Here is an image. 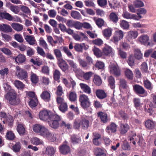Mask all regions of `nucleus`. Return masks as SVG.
I'll return each instance as SVG.
<instances>
[{"label": "nucleus", "mask_w": 156, "mask_h": 156, "mask_svg": "<svg viewBox=\"0 0 156 156\" xmlns=\"http://www.w3.org/2000/svg\"><path fill=\"white\" fill-rule=\"evenodd\" d=\"M0 30L5 33H9L11 32L12 30L9 25L2 24H0Z\"/></svg>", "instance_id": "16"}, {"label": "nucleus", "mask_w": 156, "mask_h": 156, "mask_svg": "<svg viewBox=\"0 0 156 156\" xmlns=\"http://www.w3.org/2000/svg\"><path fill=\"white\" fill-rule=\"evenodd\" d=\"M133 101L134 107L137 109H139L143 104L141 102L140 99L139 98H134Z\"/></svg>", "instance_id": "21"}, {"label": "nucleus", "mask_w": 156, "mask_h": 156, "mask_svg": "<svg viewBox=\"0 0 156 156\" xmlns=\"http://www.w3.org/2000/svg\"><path fill=\"white\" fill-rule=\"evenodd\" d=\"M60 126L62 127L68 129H71L70 124L69 123H66L63 121H61Z\"/></svg>", "instance_id": "64"}, {"label": "nucleus", "mask_w": 156, "mask_h": 156, "mask_svg": "<svg viewBox=\"0 0 156 156\" xmlns=\"http://www.w3.org/2000/svg\"><path fill=\"white\" fill-rule=\"evenodd\" d=\"M93 81L95 84L98 86H100L102 83L101 78L98 75H94Z\"/></svg>", "instance_id": "44"}, {"label": "nucleus", "mask_w": 156, "mask_h": 156, "mask_svg": "<svg viewBox=\"0 0 156 156\" xmlns=\"http://www.w3.org/2000/svg\"><path fill=\"white\" fill-rule=\"evenodd\" d=\"M56 136L55 134L52 133L49 131L45 138L51 142H54L56 140Z\"/></svg>", "instance_id": "26"}, {"label": "nucleus", "mask_w": 156, "mask_h": 156, "mask_svg": "<svg viewBox=\"0 0 156 156\" xmlns=\"http://www.w3.org/2000/svg\"><path fill=\"white\" fill-rule=\"evenodd\" d=\"M124 36L123 32L121 30L115 31L114 35L110 40V42H113L115 44H117L118 41L122 39Z\"/></svg>", "instance_id": "4"}, {"label": "nucleus", "mask_w": 156, "mask_h": 156, "mask_svg": "<svg viewBox=\"0 0 156 156\" xmlns=\"http://www.w3.org/2000/svg\"><path fill=\"white\" fill-rule=\"evenodd\" d=\"M92 51L94 55L97 58H99L102 56V53L101 50L95 46H94L93 48Z\"/></svg>", "instance_id": "37"}, {"label": "nucleus", "mask_w": 156, "mask_h": 156, "mask_svg": "<svg viewBox=\"0 0 156 156\" xmlns=\"http://www.w3.org/2000/svg\"><path fill=\"white\" fill-rule=\"evenodd\" d=\"M112 52V48L109 46H105L103 49V52L106 56L110 54Z\"/></svg>", "instance_id": "43"}, {"label": "nucleus", "mask_w": 156, "mask_h": 156, "mask_svg": "<svg viewBox=\"0 0 156 156\" xmlns=\"http://www.w3.org/2000/svg\"><path fill=\"white\" fill-rule=\"evenodd\" d=\"M110 21L114 23H116L118 21V17L117 15L115 12L111 13L109 15Z\"/></svg>", "instance_id": "23"}, {"label": "nucleus", "mask_w": 156, "mask_h": 156, "mask_svg": "<svg viewBox=\"0 0 156 156\" xmlns=\"http://www.w3.org/2000/svg\"><path fill=\"white\" fill-rule=\"evenodd\" d=\"M145 126L148 129H152L156 128V122L152 120L147 119L145 122Z\"/></svg>", "instance_id": "9"}, {"label": "nucleus", "mask_w": 156, "mask_h": 156, "mask_svg": "<svg viewBox=\"0 0 156 156\" xmlns=\"http://www.w3.org/2000/svg\"><path fill=\"white\" fill-rule=\"evenodd\" d=\"M140 69L143 73H147L148 72V66L147 63L143 62L140 66Z\"/></svg>", "instance_id": "61"}, {"label": "nucleus", "mask_w": 156, "mask_h": 156, "mask_svg": "<svg viewBox=\"0 0 156 156\" xmlns=\"http://www.w3.org/2000/svg\"><path fill=\"white\" fill-rule=\"evenodd\" d=\"M125 74L126 77L129 79H133V73L131 70L128 69H126L125 71Z\"/></svg>", "instance_id": "49"}, {"label": "nucleus", "mask_w": 156, "mask_h": 156, "mask_svg": "<svg viewBox=\"0 0 156 156\" xmlns=\"http://www.w3.org/2000/svg\"><path fill=\"white\" fill-rule=\"evenodd\" d=\"M98 116L100 117L101 122L104 123L107 122L108 119L106 113L100 112L98 113Z\"/></svg>", "instance_id": "17"}, {"label": "nucleus", "mask_w": 156, "mask_h": 156, "mask_svg": "<svg viewBox=\"0 0 156 156\" xmlns=\"http://www.w3.org/2000/svg\"><path fill=\"white\" fill-rule=\"evenodd\" d=\"M6 138L9 140H12L15 138V135L12 131H8L6 134Z\"/></svg>", "instance_id": "53"}, {"label": "nucleus", "mask_w": 156, "mask_h": 156, "mask_svg": "<svg viewBox=\"0 0 156 156\" xmlns=\"http://www.w3.org/2000/svg\"><path fill=\"white\" fill-rule=\"evenodd\" d=\"M117 126L114 122H112L111 124L106 127L105 131L108 133H110V131L112 133H115L116 131Z\"/></svg>", "instance_id": "15"}, {"label": "nucleus", "mask_w": 156, "mask_h": 156, "mask_svg": "<svg viewBox=\"0 0 156 156\" xmlns=\"http://www.w3.org/2000/svg\"><path fill=\"white\" fill-rule=\"evenodd\" d=\"M96 94L97 98L99 99L102 100L106 98L107 95L104 90L102 89H98L96 90Z\"/></svg>", "instance_id": "11"}, {"label": "nucleus", "mask_w": 156, "mask_h": 156, "mask_svg": "<svg viewBox=\"0 0 156 156\" xmlns=\"http://www.w3.org/2000/svg\"><path fill=\"white\" fill-rule=\"evenodd\" d=\"M3 87L5 91L7 93L9 92L14 90L12 89L11 86L7 83H3Z\"/></svg>", "instance_id": "58"}, {"label": "nucleus", "mask_w": 156, "mask_h": 156, "mask_svg": "<svg viewBox=\"0 0 156 156\" xmlns=\"http://www.w3.org/2000/svg\"><path fill=\"white\" fill-rule=\"evenodd\" d=\"M31 143L34 145H38L42 144V142L37 137H35L32 139Z\"/></svg>", "instance_id": "57"}, {"label": "nucleus", "mask_w": 156, "mask_h": 156, "mask_svg": "<svg viewBox=\"0 0 156 156\" xmlns=\"http://www.w3.org/2000/svg\"><path fill=\"white\" fill-rule=\"evenodd\" d=\"M69 100L71 101H75L77 99V95L74 92H71L68 97Z\"/></svg>", "instance_id": "46"}, {"label": "nucleus", "mask_w": 156, "mask_h": 156, "mask_svg": "<svg viewBox=\"0 0 156 156\" xmlns=\"http://www.w3.org/2000/svg\"><path fill=\"white\" fill-rule=\"evenodd\" d=\"M14 84L16 87L20 90L23 89L25 87L24 84L22 82L17 80L15 81Z\"/></svg>", "instance_id": "41"}, {"label": "nucleus", "mask_w": 156, "mask_h": 156, "mask_svg": "<svg viewBox=\"0 0 156 156\" xmlns=\"http://www.w3.org/2000/svg\"><path fill=\"white\" fill-rule=\"evenodd\" d=\"M26 57L23 55L19 54L15 58V61L19 64H22L26 60Z\"/></svg>", "instance_id": "19"}, {"label": "nucleus", "mask_w": 156, "mask_h": 156, "mask_svg": "<svg viewBox=\"0 0 156 156\" xmlns=\"http://www.w3.org/2000/svg\"><path fill=\"white\" fill-rule=\"evenodd\" d=\"M16 69V75L17 77L21 80H26L28 77V74L26 71L25 69H20L19 66L17 67Z\"/></svg>", "instance_id": "7"}, {"label": "nucleus", "mask_w": 156, "mask_h": 156, "mask_svg": "<svg viewBox=\"0 0 156 156\" xmlns=\"http://www.w3.org/2000/svg\"><path fill=\"white\" fill-rule=\"evenodd\" d=\"M25 39L29 44L34 45L35 44V40L34 37L27 35L25 37Z\"/></svg>", "instance_id": "28"}, {"label": "nucleus", "mask_w": 156, "mask_h": 156, "mask_svg": "<svg viewBox=\"0 0 156 156\" xmlns=\"http://www.w3.org/2000/svg\"><path fill=\"white\" fill-rule=\"evenodd\" d=\"M44 127V126L43 125L39 124H36L33 126V129L34 132L40 135L41 131Z\"/></svg>", "instance_id": "20"}, {"label": "nucleus", "mask_w": 156, "mask_h": 156, "mask_svg": "<svg viewBox=\"0 0 156 156\" xmlns=\"http://www.w3.org/2000/svg\"><path fill=\"white\" fill-rule=\"evenodd\" d=\"M53 77L55 80L58 81L59 80L61 74L58 70L55 69L53 71Z\"/></svg>", "instance_id": "35"}, {"label": "nucleus", "mask_w": 156, "mask_h": 156, "mask_svg": "<svg viewBox=\"0 0 156 156\" xmlns=\"http://www.w3.org/2000/svg\"><path fill=\"white\" fill-rule=\"evenodd\" d=\"M60 152L62 154L66 155L70 153V148L68 145V142L65 141L59 147Z\"/></svg>", "instance_id": "5"}, {"label": "nucleus", "mask_w": 156, "mask_h": 156, "mask_svg": "<svg viewBox=\"0 0 156 156\" xmlns=\"http://www.w3.org/2000/svg\"><path fill=\"white\" fill-rule=\"evenodd\" d=\"M81 106L84 109H87L89 108L90 105V99L80 103Z\"/></svg>", "instance_id": "54"}, {"label": "nucleus", "mask_w": 156, "mask_h": 156, "mask_svg": "<svg viewBox=\"0 0 156 156\" xmlns=\"http://www.w3.org/2000/svg\"><path fill=\"white\" fill-rule=\"evenodd\" d=\"M109 69L111 73L114 75L115 77H118L120 76L121 71L117 64H112L110 65Z\"/></svg>", "instance_id": "6"}, {"label": "nucleus", "mask_w": 156, "mask_h": 156, "mask_svg": "<svg viewBox=\"0 0 156 156\" xmlns=\"http://www.w3.org/2000/svg\"><path fill=\"white\" fill-rule=\"evenodd\" d=\"M130 135L128 137L129 140L131 142L132 141H133L132 143L134 145H135L136 141L135 140V137L136 136V133L133 132H131Z\"/></svg>", "instance_id": "52"}, {"label": "nucleus", "mask_w": 156, "mask_h": 156, "mask_svg": "<svg viewBox=\"0 0 156 156\" xmlns=\"http://www.w3.org/2000/svg\"><path fill=\"white\" fill-rule=\"evenodd\" d=\"M94 154L96 156H106L104 151L100 148H96L94 150Z\"/></svg>", "instance_id": "18"}, {"label": "nucleus", "mask_w": 156, "mask_h": 156, "mask_svg": "<svg viewBox=\"0 0 156 156\" xmlns=\"http://www.w3.org/2000/svg\"><path fill=\"white\" fill-rule=\"evenodd\" d=\"M61 120V117L55 113L48 121V125L51 128L56 129L59 126V122Z\"/></svg>", "instance_id": "2"}, {"label": "nucleus", "mask_w": 156, "mask_h": 156, "mask_svg": "<svg viewBox=\"0 0 156 156\" xmlns=\"http://www.w3.org/2000/svg\"><path fill=\"white\" fill-rule=\"evenodd\" d=\"M11 26L14 30L17 31H21L23 28V26L22 24L17 23H12Z\"/></svg>", "instance_id": "33"}, {"label": "nucleus", "mask_w": 156, "mask_h": 156, "mask_svg": "<svg viewBox=\"0 0 156 156\" xmlns=\"http://www.w3.org/2000/svg\"><path fill=\"white\" fill-rule=\"evenodd\" d=\"M55 113L46 110L41 111L39 114V117L41 120L46 121H48Z\"/></svg>", "instance_id": "3"}, {"label": "nucleus", "mask_w": 156, "mask_h": 156, "mask_svg": "<svg viewBox=\"0 0 156 156\" xmlns=\"http://www.w3.org/2000/svg\"><path fill=\"white\" fill-rule=\"evenodd\" d=\"M144 86L145 88L150 90H152L153 87L150 81L147 79L144 80Z\"/></svg>", "instance_id": "36"}, {"label": "nucleus", "mask_w": 156, "mask_h": 156, "mask_svg": "<svg viewBox=\"0 0 156 156\" xmlns=\"http://www.w3.org/2000/svg\"><path fill=\"white\" fill-rule=\"evenodd\" d=\"M89 121L88 120L84 119L82 120L81 126L83 129H87L89 127Z\"/></svg>", "instance_id": "55"}, {"label": "nucleus", "mask_w": 156, "mask_h": 156, "mask_svg": "<svg viewBox=\"0 0 156 156\" xmlns=\"http://www.w3.org/2000/svg\"><path fill=\"white\" fill-rule=\"evenodd\" d=\"M127 87L126 81L124 79H121L120 80V88L126 89Z\"/></svg>", "instance_id": "51"}, {"label": "nucleus", "mask_w": 156, "mask_h": 156, "mask_svg": "<svg viewBox=\"0 0 156 156\" xmlns=\"http://www.w3.org/2000/svg\"><path fill=\"white\" fill-rule=\"evenodd\" d=\"M139 41L140 43L145 45L148 46L150 44V43L148 41L149 37L146 35H143L140 36L138 38Z\"/></svg>", "instance_id": "14"}, {"label": "nucleus", "mask_w": 156, "mask_h": 156, "mask_svg": "<svg viewBox=\"0 0 156 156\" xmlns=\"http://www.w3.org/2000/svg\"><path fill=\"white\" fill-rule=\"evenodd\" d=\"M95 21L96 24L99 28H101L103 27V26H104L105 23V21L103 20L101 18H99L96 19Z\"/></svg>", "instance_id": "56"}, {"label": "nucleus", "mask_w": 156, "mask_h": 156, "mask_svg": "<svg viewBox=\"0 0 156 156\" xmlns=\"http://www.w3.org/2000/svg\"><path fill=\"white\" fill-rule=\"evenodd\" d=\"M119 115L123 120H127L129 119V116L125 112L121 110L119 112Z\"/></svg>", "instance_id": "59"}, {"label": "nucleus", "mask_w": 156, "mask_h": 156, "mask_svg": "<svg viewBox=\"0 0 156 156\" xmlns=\"http://www.w3.org/2000/svg\"><path fill=\"white\" fill-rule=\"evenodd\" d=\"M21 147V144L19 142H16L12 147V150L16 153L20 152Z\"/></svg>", "instance_id": "42"}, {"label": "nucleus", "mask_w": 156, "mask_h": 156, "mask_svg": "<svg viewBox=\"0 0 156 156\" xmlns=\"http://www.w3.org/2000/svg\"><path fill=\"white\" fill-rule=\"evenodd\" d=\"M59 64V66L63 72H65L69 69V66L67 63L63 59L60 61Z\"/></svg>", "instance_id": "22"}, {"label": "nucleus", "mask_w": 156, "mask_h": 156, "mask_svg": "<svg viewBox=\"0 0 156 156\" xmlns=\"http://www.w3.org/2000/svg\"><path fill=\"white\" fill-rule=\"evenodd\" d=\"M41 98L45 102H49L51 100V94L49 92L44 90L41 94Z\"/></svg>", "instance_id": "12"}, {"label": "nucleus", "mask_w": 156, "mask_h": 156, "mask_svg": "<svg viewBox=\"0 0 156 156\" xmlns=\"http://www.w3.org/2000/svg\"><path fill=\"white\" fill-rule=\"evenodd\" d=\"M129 129V126L127 123H121L120 124L119 131L121 134L124 135L126 133Z\"/></svg>", "instance_id": "10"}, {"label": "nucleus", "mask_w": 156, "mask_h": 156, "mask_svg": "<svg viewBox=\"0 0 156 156\" xmlns=\"http://www.w3.org/2000/svg\"><path fill=\"white\" fill-rule=\"evenodd\" d=\"M67 61L73 71L75 73L77 72L78 70L76 65L72 60H68Z\"/></svg>", "instance_id": "45"}, {"label": "nucleus", "mask_w": 156, "mask_h": 156, "mask_svg": "<svg viewBox=\"0 0 156 156\" xmlns=\"http://www.w3.org/2000/svg\"><path fill=\"white\" fill-rule=\"evenodd\" d=\"M30 80L32 83L36 84L39 80V77L36 74L32 72L30 76Z\"/></svg>", "instance_id": "27"}, {"label": "nucleus", "mask_w": 156, "mask_h": 156, "mask_svg": "<svg viewBox=\"0 0 156 156\" xmlns=\"http://www.w3.org/2000/svg\"><path fill=\"white\" fill-rule=\"evenodd\" d=\"M138 35V32L136 31H130L128 33V37L131 39H135Z\"/></svg>", "instance_id": "40"}, {"label": "nucleus", "mask_w": 156, "mask_h": 156, "mask_svg": "<svg viewBox=\"0 0 156 156\" xmlns=\"http://www.w3.org/2000/svg\"><path fill=\"white\" fill-rule=\"evenodd\" d=\"M120 25L121 27L123 29H127L129 28L128 22L124 20H122L120 21Z\"/></svg>", "instance_id": "50"}, {"label": "nucleus", "mask_w": 156, "mask_h": 156, "mask_svg": "<svg viewBox=\"0 0 156 156\" xmlns=\"http://www.w3.org/2000/svg\"><path fill=\"white\" fill-rule=\"evenodd\" d=\"M79 85L83 92L90 94L91 93V89L90 86L84 83H80Z\"/></svg>", "instance_id": "13"}, {"label": "nucleus", "mask_w": 156, "mask_h": 156, "mask_svg": "<svg viewBox=\"0 0 156 156\" xmlns=\"http://www.w3.org/2000/svg\"><path fill=\"white\" fill-rule=\"evenodd\" d=\"M1 15V18L2 19H5L9 21H11L13 19V17L10 14L6 12H2Z\"/></svg>", "instance_id": "31"}, {"label": "nucleus", "mask_w": 156, "mask_h": 156, "mask_svg": "<svg viewBox=\"0 0 156 156\" xmlns=\"http://www.w3.org/2000/svg\"><path fill=\"white\" fill-rule=\"evenodd\" d=\"M63 50L68 57L72 59L73 58V56L72 54L69 49L68 47H64L63 48Z\"/></svg>", "instance_id": "60"}, {"label": "nucleus", "mask_w": 156, "mask_h": 156, "mask_svg": "<svg viewBox=\"0 0 156 156\" xmlns=\"http://www.w3.org/2000/svg\"><path fill=\"white\" fill-rule=\"evenodd\" d=\"M17 94L14 90L7 93L5 96V99L9 101V103L12 105H17L20 102V100L17 98Z\"/></svg>", "instance_id": "1"}, {"label": "nucleus", "mask_w": 156, "mask_h": 156, "mask_svg": "<svg viewBox=\"0 0 156 156\" xmlns=\"http://www.w3.org/2000/svg\"><path fill=\"white\" fill-rule=\"evenodd\" d=\"M103 35L107 38H109L112 35V30L111 28H108L102 31Z\"/></svg>", "instance_id": "30"}, {"label": "nucleus", "mask_w": 156, "mask_h": 156, "mask_svg": "<svg viewBox=\"0 0 156 156\" xmlns=\"http://www.w3.org/2000/svg\"><path fill=\"white\" fill-rule=\"evenodd\" d=\"M133 89L134 92L137 95L144 94L147 93L143 87L137 84L133 85Z\"/></svg>", "instance_id": "8"}, {"label": "nucleus", "mask_w": 156, "mask_h": 156, "mask_svg": "<svg viewBox=\"0 0 156 156\" xmlns=\"http://www.w3.org/2000/svg\"><path fill=\"white\" fill-rule=\"evenodd\" d=\"M71 142L73 144H77L78 143V138L77 135L75 134H73L70 137Z\"/></svg>", "instance_id": "62"}, {"label": "nucleus", "mask_w": 156, "mask_h": 156, "mask_svg": "<svg viewBox=\"0 0 156 156\" xmlns=\"http://www.w3.org/2000/svg\"><path fill=\"white\" fill-rule=\"evenodd\" d=\"M134 55L136 58L138 60H140L142 58L143 55L140 49H136L134 51Z\"/></svg>", "instance_id": "47"}, {"label": "nucleus", "mask_w": 156, "mask_h": 156, "mask_svg": "<svg viewBox=\"0 0 156 156\" xmlns=\"http://www.w3.org/2000/svg\"><path fill=\"white\" fill-rule=\"evenodd\" d=\"M59 110L62 113H65L68 110V105L66 102H64L58 106Z\"/></svg>", "instance_id": "34"}, {"label": "nucleus", "mask_w": 156, "mask_h": 156, "mask_svg": "<svg viewBox=\"0 0 156 156\" xmlns=\"http://www.w3.org/2000/svg\"><path fill=\"white\" fill-rule=\"evenodd\" d=\"M66 24L69 27H74L76 29H78V21L75 22L72 20H68Z\"/></svg>", "instance_id": "38"}, {"label": "nucleus", "mask_w": 156, "mask_h": 156, "mask_svg": "<svg viewBox=\"0 0 156 156\" xmlns=\"http://www.w3.org/2000/svg\"><path fill=\"white\" fill-rule=\"evenodd\" d=\"M24 126L21 124H18L17 126V130L20 135H23L25 133V129Z\"/></svg>", "instance_id": "29"}, {"label": "nucleus", "mask_w": 156, "mask_h": 156, "mask_svg": "<svg viewBox=\"0 0 156 156\" xmlns=\"http://www.w3.org/2000/svg\"><path fill=\"white\" fill-rule=\"evenodd\" d=\"M108 85L112 89H114L115 87V80L114 78L112 76H109L108 79Z\"/></svg>", "instance_id": "32"}, {"label": "nucleus", "mask_w": 156, "mask_h": 156, "mask_svg": "<svg viewBox=\"0 0 156 156\" xmlns=\"http://www.w3.org/2000/svg\"><path fill=\"white\" fill-rule=\"evenodd\" d=\"M63 91L62 86L59 85L57 87L55 94L57 96H62Z\"/></svg>", "instance_id": "63"}, {"label": "nucleus", "mask_w": 156, "mask_h": 156, "mask_svg": "<svg viewBox=\"0 0 156 156\" xmlns=\"http://www.w3.org/2000/svg\"><path fill=\"white\" fill-rule=\"evenodd\" d=\"M38 101L37 98L30 99L29 104L31 107H35L37 105Z\"/></svg>", "instance_id": "39"}, {"label": "nucleus", "mask_w": 156, "mask_h": 156, "mask_svg": "<svg viewBox=\"0 0 156 156\" xmlns=\"http://www.w3.org/2000/svg\"><path fill=\"white\" fill-rule=\"evenodd\" d=\"M83 27L87 29H89L90 28V23H81L79 22V30Z\"/></svg>", "instance_id": "48"}, {"label": "nucleus", "mask_w": 156, "mask_h": 156, "mask_svg": "<svg viewBox=\"0 0 156 156\" xmlns=\"http://www.w3.org/2000/svg\"><path fill=\"white\" fill-rule=\"evenodd\" d=\"M55 152V148L52 146H48L45 150V153L50 156L53 155Z\"/></svg>", "instance_id": "25"}, {"label": "nucleus", "mask_w": 156, "mask_h": 156, "mask_svg": "<svg viewBox=\"0 0 156 156\" xmlns=\"http://www.w3.org/2000/svg\"><path fill=\"white\" fill-rule=\"evenodd\" d=\"M53 51L57 60L59 61H62L63 60L62 56L60 50L56 49L54 50Z\"/></svg>", "instance_id": "24"}]
</instances>
